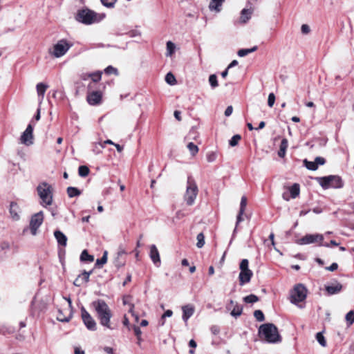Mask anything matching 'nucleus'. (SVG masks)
<instances>
[{
  "label": "nucleus",
  "instance_id": "obj_55",
  "mask_svg": "<svg viewBox=\"0 0 354 354\" xmlns=\"http://www.w3.org/2000/svg\"><path fill=\"white\" fill-rule=\"evenodd\" d=\"M10 243L8 242H2L0 244V249L2 251L8 250H10Z\"/></svg>",
  "mask_w": 354,
  "mask_h": 354
},
{
  "label": "nucleus",
  "instance_id": "obj_56",
  "mask_svg": "<svg viewBox=\"0 0 354 354\" xmlns=\"http://www.w3.org/2000/svg\"><path fill=\"white\" fill-rule=\"evenodd\" d=\"M98 147H100V148H104V144H102L101 142L95 143V149H94V151H95L96 153H101V150L100 149H98Z\"/></svg>",
  "mask_w": 354,
  "mask_h": 354
},
{
  "label": "nucleus",
  "instance_id": "obj_62",
  "mask_svg": "<svg viewBox=\"0 0 354 354\" xmlns=\"http://www.w3.org/2000/svg\"><path fill=\"white\" fill-rule=\"evenodd\" d=\"M211 331L214 335H217L219 333L218 327L214 326L211 328Z\"/></svg>",
  "mask_w": 354,
  "mask_h": 354
},
{
  "label": "nucleus",
  "instance_id": "obj_18",
  "mask_svg": "<svg viewBox=\"0 0 354 354\" xmlns=\"http://www.w3.org/2000/svg\"><path fill=\"white\" fill-rule=\"evenodd\" d=\"M41 223H30L29 225L23 230L24 235H36Z\"/></svg>",
  "mask_w": 354,
  "mask_h": 354
},
{
  "label": "nucleus",
  "instance_id": "obj_52",
  "mask_svg": "<svg viewBox=\"0 0 354 354\" xmlns=\"http://www.w3.org/2000/svg\"><path fill=\"white\" fill-rule=\"evenodd\" d=\"M275 102V95L271 93L268 95V104L270 107H272Z\"/></svg>",
  "mask_w": 354,
  "mask_h": 354
},
{
  "label": "nucleus",
  "instance_id": "obj_6",
  "mask_svg": "<svg viewBox=\"0 0 354 354\" xmlns=\"http://www.w3.org/2000/svg\"><path fill=\"white\" fill-rule=\"evenodd\" d=\"M317 180L324 189L340 188L342 187V180L337 176L321 177L318 178Z\"/></svg>",
  "mask_w": 354,
  "mask_h": 354
},
{
  "label": "nucleus",
  "instance_id": "obj_2",
  "mask_svg": "<svg viewBox=\"0 0 354 354\" xmlns=\"http://www.w3.org/2000/svg\"><path fill=\"white\" fill-rule=\"evenodd\" d=\"M259 335L261 339L268 343L281 342V336L277 328L273 324H264L259 327Z\"/></svg>",
  "mask_w": 354,
  "mask_h": 354
},
{
  "label": "nucleus",
  "instance_id": "obj_35",
  "mask_svg": "<svg viewBox=\"0 0 354 354\" xmlns=\"http://www.w3.org/2000/svg\"><path fill=\"white\" fill-rule=\"evenodd\" d=\"M196 239H197V243H196L197 248H203L205 245V236H204L203 233H202V232L199 233L197 235Z\"/></svg>",
  "mask_w": 354,
  "mask_h": 354
},
{
  "label": "nucleus",
  "instance_id": "obj_63",
  "mask_svg": "<svg viewBox=\"0 0 354 354\" xmlns=\"http://www.w3.org/2000/svg\"><path fill=\"white\" fill-rule=\"evenodd\" d=\"M282 198L283 200L288 201L290 198V195L288 192H283L282 194Z\"/></svg>",
  "mask_w": 354,
  "mask_h": 354
},
{
  "label": "nucleus",
  "instance_id": "obj_38",
  "mask_svg": "<svg viewBox=\"0 0 354 354\" xmlns=\"http://www.w3.org/2000/svg\"><path fill=\"white\" fill-rule=\"evenodd\" d=\"M242 307L240 306L238 304H236L234 306V308L233 310L231 311V315L233 316V317H238L239 315H241L242 313Z\"/></svg>",
  "mask_w": 354,
  "mask_h": 354
},
{
  "label": "nucleus",
  "instance_id": "obj_34",
  "mask_svg": "<svg viewBox=\"0 0 354 354\" xmlns=\"http://www.w3.org/2000/svg\"><path fill=\"white\" fill-rule=\"evenodd\" d=\"M190 153L194 156L198 152V147L193 142H189L187 145Z\"/></svg>",
  "mask_w": 354,
  "mask_h": 354
},
{
  "label": "nucleus",
  "instance_id": "obj_19",
  "mask_svg": "<svg viewBox=\"0 0 354 354\" xmlns=\"http://www.w3.org/2000/svg\"><path fill=\"white\" fill-rule=\"evenodd\" d=\"M102 99V94L98 91H93L87 96V101L91 105L99 104Z\"/></svg>",
  "mask_w": 354,
  "mask_h": 354
},
{
  "label": "nucleus",
  "instance_id": "obj_13",
  "mask_svg": "<svg viewBox=\"0 0 354 354\" xmlns=\"http://www.w3.org/2000/svg\"><path fill=\"white\" fill-rule=\"evenodd\" d=\"M66 301L68 302V306L64 310H59L57 315V319L60 322H68L71 317V299L65 298Z\"/></svg>",
  "mask_w": 354,
  "mask_h": 354
},
{
  "label": "nucleus",
  "instance_id": "obj_45",
  "mask_svg": "<svg viewBox=\"0 0 354 354\" xmlns=\"http://www.w3.org/2000/svg\"><path fill=\"white\" fill-rule=\"evenodd\" d=\"M102 72L101 71H97L95 73H93L91 75V80L93 82H97L101 80L102 77Z\"/></svg>",
  "mask_w": 354,
  "mask_h": 354
},
{
  "label": "nucleus",
  "instance_id": "obj_44",
  "mask_svg": "<svg viewBox=\"0 0 354 354\" xmlns=\"http://www.w3.org/2000/svg\"><path fill=\"white\" fill-rule=\"evenodd\" d=\"M254 316L256 319L259 322H263L264 320V315L260 310H257L254 312Z\"/></svg>",
  "mask_w": 354,
  "mask_h": 354
},
{
  "label": "nucleus",
  "instance_id": "obj_8",
  "mask_svg": "<svg viewBox=\"0 0 354 354\" xmlns=\"http://www.w3.org/2000/svg\"><path fill=\"white\" fill-rule=\"evenodd\" d=\"M306 288L302 284H297L291 292V302L293 304L301 302L306 299Z\"/></svg>",
  "mask_w": 354,
  "mask_h": 354
},
{
  "label": "nucleus",
  "instance_id": "obj_21",
  "mask_svg": "<svg viewBox=\"0 0 354 354\" xmlns=\"http://www.w3.org/2000/svg\"><path fill=\"white\" fill-rule=\"evenodd\" d=\"M225 0H210L209 9L216 13L220 12Z\"/></svg>",
  "mask_w": 354,
  "mask_h": 354
},
{
  "label": "nucleus",
  "instance_id": "obj_59",
  "mask_svg": "<svg viewBox=\"0 0 354 354\" xmlns=\"http://www.w3.org/2000/svg\"><path fill=\"white\" fill-rule=\"evenodd\" d=\"M74 285L76 286H82L84 283L82 282L81 281V278H80L79 277H77L75 280L73 282Z\"/></svg>",
  "mask_w": 354,
  "mask_h": 354
},
{
  "label": "nucleus",
  "instance_id": "obj_51",
  "mask_svg": "<svg viewBox=\"0 0 354 354\" xmlns=\"http://www.w3.org/2000/svg\"><path fill=\"white\" fill-rule=\"evenodd\" d=\"M173 315V312L172 310H167L165 313L162 315L161 317V325L163 326L165 324V321L164 319L166 318V317H171Z\"/></svg>",
  "mask_w": 354,
  "mask_h": 354
},
{
  "label": "nucleus",
  "instance_id": "obj_49",
  "mask_svg": "<svg viewBox=\"0 0 354 354\" xmlns=\"http://www.w3.org/2000/svg\"><path fill=\"white\" fill-rule=\"evenodd\" d=\"M240 140H241V136L239 135L234 136L230 140V145L232 147H234V146L237 145Z\"/></svg>",
  "mask_w": 354,
  "mask_h": 354
},
{
  "label": "nucleus",
  "instance_id": "obj_42",
  "mask_svg": "<svg viewBox=\"0 0 354 354\" xmlns=\"http://www.w3.org/2000/svg\"><path fill=\"white\" fill-rule=\"evenodd\" d=\"M91 274V272H86V271H84L81 274H80L78 277L80 278H81V281L82 282H83L84 283H86L89 280V277H90V274Z\"/></svg>",
  "mask_w": 354,
  "mask_h": 354
},
{
  "label": "nucleus",
  "instance_id": "obj_32",
  "mask_svg": "<svg viewBox=\"0 0 354 354\" xmlns=\"http://www.w3.org/2000/svg\"><path fill=\"white\" fill-rule=\"evenodd\" d=\"M108 259V252L106 250L104 251L103 256L101 259H97L96 260V266L99 267H102L106 262Z\"/></svg>",
  "mask_w": 354,
  "mask_h": 354
},
{
  "label": "nucleus",
  "instance_id": "obj_47",
  "mask_svg": "<svg viewBox=\"0 0 354 354\" xmlns=\"http://www.w3.org/2000/svg\"><path fill=\"white\" fill-rule=\"evenodd\" d=\"M117 0H101L102 3L109 8H113Z\"/></svg>",
  "mask_w": 354,
  "mask_h": 354
},
{
  "label": "nucleus",
  "instance_id": "obj_20",
  "mask_svg": "<svg viewBox=\"0 0 354 354\" xmlns=\"http://www.w3.org/2000/svg\"><path fill=\"white\" fill-rule=\"evenodd\" d=\"M183 319L187 322V320L193 315L194 313V307L191 304H187L182 307Z\"/></svg>",
  "mask_w": 354,
  "mask_h": 354
},
{
  "label": "nucleus",
  "instance_id": "obj_4",
  "mask_svg": "<svg viewBox=\"0 0 354 354\" xmlns=\"http://www.w3.org/2000/svg\"><path fill=\"white\" fill-rule=\"evenodd\" d=\"M198 186L193 178L189 177L187 178L186 192L184 195V201L189 206L194 204L195 200L198 195Z\"/></svg>",
  "mask_w": 354,
  "mask_h": 354
},
{
  "label": "nucleus",
  "instance_id": "obj_58",
  "mask_svg": "<svg viewBox=\"0 0 354 354\" xmlns=\"http://www.w3.org/2000/svg\"><path fill=\"white\" fill-rule=\"evenodd\" d=\"M232 111H233V107L232 106H227L225 111V115L226 117L231 115V114L232 113Z\"/></svg>",
  "mask_w": 354,
  "mask_h": 354
},
{
  "label": "nucleus",
  "instance_id": "obj_64",
  "mask_svg": "<svg viewBox=\"0 0 354 354\" xmlns=\"http://www.w3.org/2000/svg\"><path fill=\"white\" fill-rule=\"evenodd\" d=\"M74 353L75 354H85L84 353V351L81 350L80 348L78 347H75V351H74Z\"/></svg>",
  "mask_w": 354,
  "mask_h": 354
},
{
  "label": "nucleus",
  "instance_id": "obj_10",
  "mask_svg": "<svg viewBox=\"0 0 354 354\" xmlns=\"http://www.w3.org/2000/svg\"><path fill=\"white\" fill-rule=\"evenodd\" d=\"M324 240L322 234H306L302 238L297 241V243L299 245H307L315 243H322Z\"/></svg>",
  "mask_w": 354,
  "mask_h": 354
},
{
  "label": "nucleus",
  "instance_id": "obj_7",
  "mask_svg": "<svg viewBox=\"0 0 354 354\" xmlns=\"http://www.w3.org/2000/svg\"><path fill=\"white\" fill-rule=\"evenodd\" d=\"M248 264L249 262L248 259H243L241 261L239 266L241 272L239 275V283L241 286H243L244 284L249 283L253 275L252 271L248 268Z\"/></svg>",
  "mask_w": 354,
  "mask_h": 354
},
{
  "label": "nucleus",
  "instance_id": "obj_5",
  "mask_svg": "<svg viewBox=\"0 0 354 354\" xmlns=\"http://www.w3.org/2000/svg\"><path fill=\"white\" fill-rule=\"evenodd\" d=\"M37 190L43 205L46 206L52 204L53 189L49 184L42 183L37 186Z\"/></svg>",
  "mask_w": 354,
  "mask_h": 354
},
{
  "label": "nucleus",
  "instance_id": "obj_3",
  "mask_svg": "<svg viewBox=\"0 0 354 354\" xmlns=\"http://www.w3.org/2000/svg\"><path fill=\"white\" fill-rule=\"evenodd\" d=\"M104 17V14H98L89 9H83L80 10L77 15V21L85 24H91L99 22Z\"/></svg>",
  "mask_w": 354,
  "mask_h": 354
},
{
  "label": "nucleus",
  "instance_id": "obj_28",
  "mask_svg": "<svg viewBox=\"0 0 354 354\" xmlns=\"http://www.w3.org/2000/svg\"><path fill=\"white\" fill-rule=\"evenodd\" d=\"M288 146V140L286 138L282 139L280 147H279V150L278 151V155L279 157L283 158L285 156Z\"/></svg>",
  "mask_w": 354,
  "mask_h": 354
},
{
  "label": "nucleus",
  "instance_id": "obj_36",
  "mask_svg": "<svg viewBox=\"0 0 354 354\" xmlns=\"http://www.w3.org/2000/svg\"><path fill=\"white\" fill-rule=\"evenodd\" d=\"M316 339L322 346H326V341L322 332L317 333L316 334Z\"/></svg>",
  "mask_w": 354,
  "mask_h": 354
},
{
  "label": "nucleus",
  "instance_id": "obj_50",
  "mask_svg": "<svg viewBox=\"0 0 354 354\" xmlns=\"http://www.w3.org/2000/svg\"><path fill=\"white\" fill-rule=\"evenodd\" d=\"M104 72L107 75L115 74L118 75V70L112 66H109L104 69Z\"/></svg>",
  "mask_w": 354,
  "mask_h": 354
},
{
  "label": "nucleus",
  "instance_id": "obj_27",
  "mask_svg": "<svg viewBox=\"0 0 354 354\" xmlns=\"http://www.w3.org/2000/svg\"><path fill=\"white\" fill-rule=\"evenodd\" d=\"M55 237L56 238L59 244L66 246L67 243L66 236L60 231H55L54 232Z\"/></svg>",
  "mask_w": 354,
  "mask_h": 354
},
{
  "label": "nucleus",
  "instance_id": "obj_12",
  "mask_svg": "<svg viewBox=\"0 0 354 354\" xmlns=\"http://www.w3.org/2000/svg\"><path fill=\"white\" fill-rule=\"evenodd\" d=\"M33 127L31 124H28L26 130L20 137L21 144L30 146L33 144Z\"/></svg>",
  "mask_w": 354,
  "mask_h": 354
},
{
  "label": "nucleus",
  "instance_id": "obj_14",
  "mask_svg": "<svg viewBox=\"0 0 354 354\" xmlns=\"http://www.w3.org/2000/svg\"><path fill=\"white\" fill-rule=\"evenodd\" d=\"M126 253L127 252L123 248L120 247L118 248V250L117 253L115 254V257L114 261H113V263L115 264V266L116 267L120 268L124 265L125 260H124V257L126 254Z\"/></svg>",
  "mask_w": 354,
  "mask_h": 354
},
{
  "label": "nucleus",
  "instance_id": "obj_40",
  "mask_svg": "<svg viewBox=\"0 0 354 354\" xmlns=\"http://www.w3.org/2000/svg\"><path fill=\"white\" fill-rule=\"evenodd\" d=\"M243 300L245 303L252 304L258 301L259 298L255 295H250L243 298Z\"/></svg>",
  "mask_w": 354,
  "mask_h": 354
},
{
  "label": "nucleus",
  "instance_id": "obj_39",
  "mask_svg": "<svg viewBox=\"0 0 354 354\" xmlns=\"http://www.w3.org/2000/svg\"><path fill=\"white\" fill-rule=\"evenodd\" d=\"M165 81L170 85H174L176 83V80L171 73H168L165 76Z\"/></svg>",
  "mask_w": 354,
  "mask_h": 354
},
{
  "label": "nucleus",
  "instance_id": "obj_1",
  "mask_svg": "<svg viewBox=\"0 0 354 354\" xmlns=\"http://www.w3.org/2000/svg\"><path fill=\"white\" fill-rule=\"evenodd\" d=\"M92 306L97 313L100 324L106 328L112 330L111 319L113 315L107 304L102 299H97L92 302Z\"/></svg>",
  "mask_w": 354,
  "mask_h": 354
},
{
  "label": "nucleus",
  "instance_id": "obj_46",
  "mask_svg": "<svg viewBox=\"0 0 354 354\" xmlns=\"http://www.w3.org/2000/svg\"><path fill=\"white\" fill-rule=\"evenodd\" d=\"M44 215L42 212L35 214L31 218L30 221H42L44 220Z\"/></svg>",
  "mask_w": 354,
  "mask_h": 354
},
{
  "label": "nucleus",
  "instance_id": "obj_37",
  "mask_svg": "<svg viewBox=\"0 0 354 354\" xmlns=\"http://www.w3.org/2000/svg\"><path fill=\"white\" fill-rule=\"evenodd\" d=\"M78 174L82 177H86L89 174V169L87 166H80L78 169Z\"/></svg>",
  "mask_w": 354,
  "mask_h": 354
},
{
  "label": "nucleus",
  "instance_id": "obj_48",
  "mask_svg": "<svg viewBox=\"0 0 354 354\" xmlns=\"http://www.w3.org/2000/svg\"><path fill=\"white\" fill-rule=\"evenodd\" d=\"M346 320L349 325H351L354 322V312L353 310L349 311L346 315Z\"/></svg>",
  "mask_w": 354,
  "mask_h": 354
},
{
  "label": "nucleus",
  "instance_id": "obj_22",
  "mask_svg": "<svg viewBox=\"0 0 354 354\" xmlns=\"http://www.w3.org/2000/svg\"><path fill=\"white\" fill-rule=\"evenodd\" d=\"M253 10L252 8H244L241 12L239 22L245 24L251 18Z\"/></svg>",
  "mask_w": 354,
  "mask_h": 354
},
{
  "label": "nucleus",
  "instance_id": "obj_57",
  "mask_svg": "<svg viewBox=\"0 0 354 354\" xmlns=\"http://www.w3.org/2000/svg\"><path fill=\"white\" fill-rule=\"evenodd\" d=\"M338 265L336 263H333L330 266L327 267L326 269L329 271H335L337 269Z\"/></svg>",
  "mask_w": 354,
  "mask_h": 354
},
{
  "label": "nucleus",
  "instance_id": "obj_33",
  "mask_svg": "<svg viewBox=\"0 0 354 354\" xmlns=\"http://www.w3.org/2000/svg\"><path fill=\"white\" fill-rule=\"evenodd\" d=\"M257 49V46H254L251 48L241 49L238 51L237 54L239 57H245L250 53L256 51Z\"/></svg>",
  "mask_w": 354,
  "mask_h": 354
},
{
  "label": "nucleus",
  "instance_id": "obj_54",
  "mask_svg": "<svg viewBox=\"0 0 354 354\" xmlns=\"http://www.w3.org/2000/svg\"><path fill=\"white\" fill-rule=\"evenodd\" d=\"M301 31L303 34L307 35L310 32V28L308 25L303 24L301 27Z\"/></svg>",
  "mask_w": 354,
  "mask_h": 354
},
{
  "label": "nucleus",
  "instance_id": "obj_31",
  "mask_svg": "<svg viewBox=\"0 0 354 354\" xmlns=\"http://www.w3.org/2000/svg\"><path fill=\"white\" fill-rule=\"evenodd\" d=\"M247 199L245 196H243L241 198V208H240V213L237 216V221H242V220H244V218H242V214L244 210V208L246 206Z\"/></svg>",
  "mask_w": 354,
  "mask_h": 354
},
{
  "label": "nucleus",
  "instance_id": "obj_15",
  "mask_svg": "<svg viewBox=\"0 0 354 354\" xmlns=\"http://www.w3.org/2000/svg\"><path fill=\"white\" fill-rule=\"evenodd\" d=\"M304 163L308 169L315 171L319 165H323L325 163V160L322 157H317L315 161L304 160Z\"/></svg>",
  "mask_w": 354,
  "mask_h": 354
},
{
  "label": "nucleus",
  "instance_id": "obj_26",
  "mask_svg": "<svg viewBox=\"0 0 354 354\" xmlns=\"http://www.w3.org/2000/svg\"><path fill=\"white\" fill-rule=\"evenodd\" d=\"M176 50V44L171 41H168L166 43V57H171L175 53Z\"/></svg>",
  "mask_w": 354,
  "mask_h": 354
},
{
  "label": "nucleus",
  "instance_id": "obj_11",
  "mask_svg": "<svg viewBox=\"0 0 354 354\" xmlns=\"http://www.w3.org/2000/svg\"><path fill=\"white\" fill-rule=\"evenodd\" d=\"M81 314L83 322L86 327L92 331H95L97 329V324L94 319L91 315L84 308H82Z\"/></svg>",
  "mask_w": 354,
  "mask_h": 354
},
{
  "label": "nucleus",
  "instance_id": "obj_41",
  "mask_svg": "<svg viewBox=\"0 0 354 354\" xmlns=\"http://www.w3.org/2000/svg\"><path fill=\"white\" fill-rule=\"evenodd\" d=\"M217 153L215 151H209L206 155V160L208 162H213L216 160Z\"/></svg>",
  "mask_w": 354,
  "mask_h": 354
},
{
  "label": "nucleus",
  "instance_id": "obj_53",
  "mask_svg": "<svg viewBox=\"0 0 354 354\" xmlns=\"http://www.w3.org/2000/svg\"><path fill=\"white\" fill-rule=\"evenodd\" d=\"M132 329L133 330L134 333L136 335V337H138V340H140L141 334H142V331H141L140 328L137 326H133Z\"/></svg>",
  "mask_w": 354,
  "mask_h": 354
},
{
  "label": "nucleus",
  "instance_id": "obj_17",
  "mask_svg": "<svg viewBox=\"0 0 354 354\" xmlns=\"http://www.w3.org/2000/svg\"><path fill=\"white\" fill-rule=\"evenodd\" d=\"M342 284L337 281H335L325 286V289L328 295L337 294L342 290Z\"/></svg>",
  "mask_w": 354,
  "mask_h": 354
},
{
  "label": "nucleus",
  "instance_id": "obj_29",
  "mask_svg": "<svg viewBox=\"0 0 354 354\" xmlns=\"http://www.w3.org/2000/svg\"><path fill=\"white\" fill-rule=\"evenodd\" d=\"M80 260L82 261L92 262L94 261V257L89 254L86 250H84L80 255Z\"/></svg>",
  "mask_w": 354,
  "mask_h": 354
},
{
  "label": "nucleus",
  "instance_id": "obj_60",
  "mask_svg": "<svg viewBox=\"0 0 354 354\" xmlns=\"http://www.w3.org/2000/svg\"><path fill=\"white\" fill-rule=\"evenodd\" d=\"M92 73H83L81 75V78L83 80H87L88 78H91Z\"/></svg>",
  "mask_w": 354,
  "mask_h": 354
},
{
  "label": "nucleus",
  "instance_id": "obj_24",
  "mask_svg": "<svg viewBox=\"0 0 354 354\" xmlns=\"http://www.w3.org/2000/svg\"><path fill=\"white\" fill-rule=\"evenodd\" d=\"M286 188L289 192L290 198H295L299 195L300 186L299 184L295 183L292 186L287 187Z\"/></svg>",
  "mask_w": 354,
  "mask_h": 354
},
{
  "label": "nucleus",
  "instance_id": "obj_30",
  "mask_svg": "<svg viewBox=\"0 0 354 354\" xmlns=\"http://www.w3.org/2000/svg\"><path fill=\"white\" fill-rule=\"evenodd\" d=\"M67 194L70 198L78 196L81 194L80 190L74 187H68L67 188Z\"/></svg>",
  "mask_w": 354,
  "mask_h": 354
},
{
  "label": "nucleus",
  "instance_id": "obj_43",
  "mask_svg": "<svg viewBox=\"0 0 354 354\" xmlns=\"http://www.w3.org/2000/svg\"><path fill=\"white\" fill-rule=\"evenodd\" d=\"M209 82L212 88L218 86V81L216 75L213 74L209 77Z\"/></svg>",
  "mask_w": 354,
  "mask_h": 354
},
{
  "label": "nucleus",
  "instance_id": "obj_23",
  "mask_svg": "<svg viewBox=\"0 0 354 354\" xmlns=\"http://www.w3.org/2000/svg\"><path fill=\"white\" fill-rule=\"evenodd\" d=\"M48 85L44 84V83H39L37 84L36 88H37V93L39 96V104L41 103V102L44 100V94L48 88Z\"/></svg>",
  "mask_w": 354,
  "mask_h": 354
},
{
  "label": "nucleus",
  "instance_id": "obj_25",
  "mask_svg": "<svg viewBox=\"0 0 354 354\" xmlns=\"http://www.w3.org/2000/svg\"><path fill=\"white\" fill-rule=\"evenodd\" d=\"M10 213L13 220H19L20 218V216L19 215V207L17 203H12L10 204Z\"/></svg>",
  "mask_w": 354,
  "mask_h": 354
},
{
  "label": "nucleus",
  "instance_id": "obj_16",
  "mask_svg": "<svg viewBox=\"0 0 354 354\" xmlns=\"http://www.w3.org/2000/svg\"><path fill=\"white\" fill-rule=\"evenodd\" d=\"M149 257L152 262L158 267L160 264V257L158 248L155 245L150 246Z\"/></svg>",
  "mask_w": 354,
  "mask_h": 354
},
{
  "label": "nucleus",
  "instance_id": "obj_61",
  "mask_svg": "<svg viewBox=\"0 0 354 354\" xmlns=\"http://www.w3.org/2000/svg\"><path fill=\"white\" fill-rule=\"evenodd\" d=\"M104 351L108 354H113V349L111 347L106 346L104 348Z\"/></svg>",
  "mask_w": 354,
  "mask_h": 354
},
{
  "label": "nucleus",
  "instance_id": "obj_9",
  "mask_svg": "<svg viewBox=\"0 0 354 354\" xmlns=\"http://www.w3.org/2000/svg\"><path fill=\"white\" fill-rule=\"evenodd\" d=\"M71 46V45L66 40H59L53 46L50 53L57 58L61 57L66 53Z\"/></svg>",
  "mask_w": 354,
  "mask_h": 354
}]
</instances>
